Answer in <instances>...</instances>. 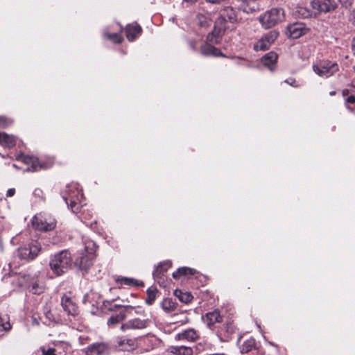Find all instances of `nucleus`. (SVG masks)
Segmentation results:
<instances>
[{"mask_svg":"<svg viewBox=\"0 0 355 355\" xmlns=\"http://www.w3.org/2000/svg\"><path fill=\"white\" fill-rule=\"evenodd\" d=\"M42 354L43 355H56L55 353V349H52V348H49L46 350L43 349Z\"/></svg>","mask_w":355,"mask_h":355,"instance_id":"nucleus-43","label":"nucleus"},{"mask_svg":"<svg viewBox=\"0 0 355 355\" xmlns=\"http://www.w3.org/2000/svg\"><path fill=\"white\" fill-rule=\"evenodd\" d=\"M157 289L155 287H150L147 289V298L146 299V303L148 305H151L155 300L156 294Z\"/></svg>","mask_w":355,"mask_h":355,"instance_id":"nucleus-36","label":"nucleus"},{"mask_svg":"<svg viewBox=\"0 0 355 355\" xmlns=\"http://www.w3.org/2000/svg\"><path fill=\"white\" fill-rule=\"evenodd\" d=\"M200 53L204 56H224L220 49L211 44H205L200 46Z\"/></svg>","mask_w":355,"mask_h":355,"instance_id":"nucleus-23","label":"nucleus"},{"mask_svg":"<svg viewBox=\"0 0 355 355\" xmlns=\"http://www.w3.org/2000/svg\"><path fill=\"white\" fill-rule=\"evenodd\" d=\"M279 35V31L272 30L263 35L254 44L256 51L268 50Z\"/></svg>","mask_w":355,"mask_h":355,"instance_id":"nucleus-9","label":"nucleus"},{"mask_svg":"<svg viewBox=\"0 0 355 355\" xmlns=\"http://www.w3.org/2000/svg\"><path fill=\"white\" fill-rule=\"evenodd\" d=\"M21 284L30 293L40 295L45 291V284L37 275H25L21 278Z\"/></svg>","mask_w":355,"mask_h":355,"instance_id":"nucleus-6","label":"nucleus"},{"mask_svg":"<svg viewBox=\"0 0 355 355\" xmlns=\"http://www.w3.org/2000/svg\"><path fill=\"white\" fill-rule=\"evenodd\" d=\"M162 308L166 313H171L178 311V304L171 298H165L161 304Z\"/></svg>","mask_w":355,"mask_h":355,"instance_id":"nucleus-27","label":"nucleus"},{"mask_svg":"<svg viewBox=\"0 0 355 355\" xmlns=\"http://www.w3.org/2000/svg\"><path fill=\"white\" fill-rule=\"evenodd\" d=\"M56 222L53 218H47L42 216H35L33 218V226L37 230L48 232L55 227Z\"/></svg>","mask_w":355,"mask_h":355,"instance_id":"nucleus-10","label":"nucleus"},{"mask_svg":"<svg viewBox=\"0 0 355 355\" xmlns=\"http://www.w3.org/2000/svg\"><path fill=\"white\" fill-rule=\"evenodd\" d=\"M311 7L318 13H327L334 10L337 4L335 0H311Z\"/></svg>","mask_w":355,"mask_h":355,"instance_id":"nucleus-12","label":"nucleus"},{"mask_svg":"<svg viewBox=\"0 0 355 355\" xmlns=\"http://www.w3.org/2000/svg\"><path fill=\"white\" fill-rule=\"evenodd\" d=\"M198 0H184V1L185 2H187V3H193L196 1H198Z\"/></svg>","mask_w":355,"mask_h":355,"instance_id":"nucleus-50","label":"nucleus"},{"mask_svg":"<svg viewBox=\"0 0 355 355\" xmlns=\"http://www.w3.org/2000/svg\"><path fill=\"white\" fill-rule=\"evenodd\" d=\"M11 328L9 322V317L6 314H1L0 313V331H8Z\"/></svg>","mask_w":355,"mask_h":355,"instance_id":"nucleus-37","label":"nucleus"},{"mask_svg":"<svg viewBox=\"0 0 355 355\" xmlns=\"http://www.w3.org/2000/svg\"><path fill=\"white\" fill-rule=\"evenodd\" d=\"M116 282L121 285H126V286H143L144 283L142 282H139V281L129 277H121L117 278Z\"/></svg>","mask_w":355,"mask_h":355,"instance_id":"nucleus-32","label":"nucleus"},{"mask_svg":"<svg viewBox=\"0 0 355 355\" xmlns=\"http://www.w3.org/2000/svg\"><path fill=\"white\" fill-rule=\"evenodd\" d=\"M239 9L244 12H249L251 9L248 6V1L243 0L241 5L239 6Z\"/></svg>","mask_w":355,"mask_h":355,"instance_id":"nucleus-40","label":"nucleus"},{"mask_svg":"<svg viewBox=\"0 0 355 355\" xmlns=\"http://www.w3.org/2000/svg\"><path fill=\"white\" fill-rule=\"evenodd\" d=\"M196 272L195 269L189 267H182L173 272L172 276L174 279H179L181 276L193 275Z\"/></svg>","mask_w":355,"mask_h":355,"instance_id":"nucleus-30","label":"nucleus"},{"mask_svg":"<svg viewBox=\"0 0 355 355\" xmlns=\"http://www.w3.org/2000/svg\"><path fill=\"white\" fill-rule=\"evenodd\" d=\"M237 21V17L235 10L231 6H226L220 12V16L216 21L218 26H225L227 30L229 26L228 23L234 24Z\"/></svg>","mask_w":355,"mask_h":355,"instance_id":"nucleus-8","label":"nucleus"},{"mask_svg":"<svg viewBox=\"0 0 355 355\" xmlns=\"http://www.w3.org/2000/svg\"><path fill=\"white\" fill-rule=\"evenodd\" d=\"M12 123V121L5 116H0V128H6Z\"/></svg>","mask_w":355,"mask_h":355,"instance_id":"nucleus-39","label":"nucleus"},{"mask_svg":"<svg viewBox=\"0 0 355 355\" xmlns=\"http://www.w3.org/2000/svg\"><path fill=\"white\" fill-rule=\"evenodd\" d=\"M286 30L288 36L293 39H297L309 31L304 24L299 22L288 25Z\"/></svg>","mask_w":355,"mask_h":355,"instance_id":"nucleus-15","label":"nucleus"},{"mask_svg":"<svg viewBox=\"0 0 355 355\" xmlns=\"http://www.w3.org/2000/svg\"><path fill=\"white\" fill-rule=\"evenodd\" d=\"M42 245L37 240H31L17 248V256L21 260H34L40 253Z\"/></svg>","mask_w":355,"mask_h":355,"instance_id":"nucleus-3","label":"nucleus"},{"mask_svg":"<svg viewBox=\"0 0 355 355\" xmlns=\"http://www.w3.org/2000/svg\"><path fill=\"white\" fill-rule=\"evenodd\" d=\"M207 3L215 4V5H220L225 3H231V0H205Z\"/></svg>","mask_w":355,"mask_h":355,"instance_id":"nucleus-41","label":"nucleus"},{"mask_svg":"<svg viewBox=\"0 0 355 355\" xmlns=\"http://www.w3.org/2000/svg\"><path fill=\"white\" fill-rule=\"evenodd\" d=\"M62 196L73 213H77L80 211L78 203L83 197V194L76 185L67 186L66 191L62 193Z\"/></svg>","mask_w":355,"mask_h":355,"instance_id":"nucleus-5","label":"nucleus"},{"mask_svg":"<svg viewBox=\"0 0 355 355\" xmlns=\"http://www.w3.org/2000/svg\"><path fill=\"white\" fill-rule=\"evenodd\" d=\"M116 347L121 351H132L137 347L136 340L125 337H118L116 340Z\"/></svg>","mask_w":355,"mask_h":355,"instance_id":"nucleus-16","label":"nucleus"},{"mask_svg":"<svg viewBox=\"0 0 355 355\" xmlns=\"http://www.w3.org/2000/svg\"><path fill=\"white\" fill-rule=\"evenodd\" d=\"M284 82L294 87H298L300 86L294 78L286 79Z\"/></svg>","mask_w":355,"mask_h":355,"instance_id":"nucleus-42","label":"nucleus"},{"mask_svg":"<svg viewBox=\"0 0 355 355\" xmlns=\"http://www.w3.org/2000/svg\"><path fill=\"white\" fill-rule=\"evenodd\" d=\"M17 159L22 161L27 165H31L30 167H28L26 169V171L33 172L42 168V166L39 164L37 158L36 157L20 154L17 155Z\"/></svg>","mask_w":355,"mask_h":355,"instance_id":"nucleus-22","label":"nucleus"},{"mask_svg":"<svg viewBox=\"0 0 355 355\" xmlns=\"http://www.w3.org/2000/svg\"><path fill=\"white\" fill-rule=\"evenodd\" d=\"M17 144V138L13 135L0 132V145L4 148H12Z\"/></svg>","mask_w":355,"mask_h":355,"instance_id":"nucleus-26","label":"nucleus"},{"mask_svg":"<svg viewBox=\"0 0 355 355\" xmlns=\"http://www.w3.org/2000/svg\"><path fill=\"white\" fill-rule=\"evenodd\" d=\"M284 19V9L282 8H275L261 15L259 21L265 29H268L283 21Z\"/></svg>","mask_w":355,"mask_h":355,"instance_id":"nucleus-4","label":"nucleus"},{"mask_svg":"<svg viewBox=\"0 0 355 355\" xmlns=\"http://www.w3.org/2000/svg\"><path fill=\"white\" fill-rule=\"evenodd\" d=\"M189 44V46H190V48H191L193 51H196V42H195V41H190Z\"/></svg>","mask_w":355,"mask_h":355,"instance_id":"nucleus-49","label":"nucleus"},{"mask_svg":"<svg viewBox=\"0 0 355 355\" xmlns=\"http://www.w3.org/2000/svg\"><path fill=\"white\" fill-rule=\"evenodd\" d=\"M33 194L40 197L42 195V191L40 189H35L33 191Z\"/></svg>","mask_w":355,"mask_h":355,"instance_id":"nucleus-48","label":"nucleus"},{"mask_svg":"<svg viewBox=\"0 0 355 355\" xmlns=\"http://www.w3.org/2000/svg\"><path fill=\"white\" fill-rule=\"evenodd\" d=\"M109 348L107 344L103 343H96L87 347V355H107Z\"/></svg>","mask_w":355,"mask_h":355,"instance_id":"nucleus-21","label":"nucleus"},{"mask_svg":"<svg viewBox=\"0 0 355 355\" xmlns=\"http://www.w3.org/2000/svg\"><path fill=\"white\" fill-rule=\"evenodd\" d=\"M144 343L147 345V349L150 350V349H153L155 347L159 346V344L161 343V340L158 338H157L154 336H151L146 338L144 340Z\"/></svg>","mask_w":355,"mask_h":355,"instance_id":"nucleus-34","label":"nucleus"},{"mask_svg":"<svg viewBox=\"0 0 355 355\" xmlns=\"http://www.w3.org/2000/svg\"><path fill=\"white\" fill-rule=\"evenodd\" d=\"M334 93H335V92H331V93H330V94H331V95H333V94H334Z\"/></svg>","mask_w":355,"mask_h":355,"instance_id":"nucleus-54","label":"nucleus"},{"mask_svg":"<svg viewBox=\"0 0 355 355\" xmlns=\"http://www.w3.org/2000/svg\"><path fill=\"white\" fill-rule=\"evenodd\" d=\"M313 69L318 76L328 78L334 74L338 70V66L335 62H323L319 65H313Z\"/></svg>","mask_w":355,"mask_h":355,"instance_id":"nucleus-11","label":"nucleus"},{"mask_svg":"<svg viewBox=\"0 0 355 355\" xmlns=\"http://www.w3.org/2000/svg\"><path fill=\"white\" fill-rule=\"evenodd\" d=\"M141 27L139 25H128L125 28L127 39L132 42L141 33Z\"/></svg>","mask_w":355,"mask_h":355,"instance_id":"nucleus-25","label":"nucleus"},{"mask_svg":"<svg viewBox=\"0 0 355 355\" xmlns=\"http://www.w3.org/2000/svg\"><path fill=\"white\" fill-rule=\"evenodd\" d=\"M104 36L107 39L113 41L114 43H121L122 42V37L120 33H104Z\"/></svg>","mask_w":355,"mask_h":355,"instance_id":"nucleus-38","label":"nucleus"},{"mask_svg":"<svg viewBox=\"0 0 355 355\" xmlns=\"http://www.w3.org/2000/svg\"><path fill=\"white\" fill-rule=\"evenodd\" d=\"M256 348V341L254 338H250L241 345L240 349L242 354L248 353L249 352Z\"/></svg>","mask_w":355,"mask_h":355,"instance_id":"nucleus-31","label":"nucleus"},{"mask_svg":"<svg viewBox=\"0 0 355 355\" xmlns=\"http://www.w3.org/2000/svg\"><path fill=\"white\" fill-rule=\"evenodd\" d=\"M198 338L196 331L193 329H187L182 333L176 335L177 340H187L189 341H193Z\"/></svg>","mask_w":355,"mask_h":355,"instance_id":"nucleus-28","label":"nucleus"},{"mask_svg":"<svg viewBox=\"0 0 355 355\" xmlns=\"http://www.w3.org/2000/svg\"><path fill=\"white\" fill-rule=\"evenodd\" d=\"M235 327L232 322H227L223 324L218 331L217 335L222 342H227L232 335L234 333Z\"/></svg>","mask_w":355,"mask_h":355,"instance_id":"nucleus-19","label":"nucleus"},{"mask_svg":"<svg viewBox=\"0 0 355 355\" xmlns=\"http://www.w3.org/2000/svg\"><path fill=\"white\" fill-rule=\"evenodd\" d=\"M203 322L209 329H212L215 324L222 322V316L218 309L207 312L205 315L202 316Z\"/></svg>","mask_w":355,"mask_h":355,"instance_id":"nucleus-20","label":"nucleus"},{"mask_svg":"<svg viewBox=\"0 0 355 355\" xmlns=\"http://www.w3.org/2000/svg\"><path fill=\"white\" fill-rule=\"evenodd\" d=\"M197 20L200 26L206 28L210 24V14L208 12L205 13L198 12L197 14Z\"/></svg>","mask_w":355,"mask_h":355,"instance_id":"nucleus-33","label":"nucleus"},{"mask_svg":"<svg viewBox=\"0 0 355 355\" xmlns=\"http://www.w3.org/2000/svg\"><path fill=\"white\" fill-rule=\"evenodd\" d=\"M152 324V320L146 318L141 319L140 318H134L123 322L120 326V329L123 332L130 330H142L149 327Z\"/></svg>","mask_w":355,"mask_h":355,"instance_id":"nucleus-7","label":"nucleus"},{"mask_svg":"<svg viewBox=\"0 0 355 355\" xmlns=\"http://www.w3.org/2000/svg\"><path fill=\"white\" fill-rule=\"evenodd\" d=\"M15 189L14 188H11V189H9L8 191H7V193H6V196L7 197H12L15 195Z\"/></svg>","mask_w":355,"mask_h":355,"instance_id":"nucleus-45","label":"nucleus"},{"mask_svg":"<svg viewBox=\"0 0 355 355\" xmlns=\"http://www.w3.org/2000/svg\"><path fill=\"white\" fill-rule=\"evenodd\" d=\"M175 295L179 298L180 302L184 304H188L193 300V296L188 292L175 290Z\"/></svg>","mask_w":355,"mask_h":355,"instance_id":"nucleus-35","label":"nucleus"},{"mask_svg":"<svg viewBox=\"0 0 355 355\" xmlns=\"http://www.w3.org/2000/svg\"><path fill=\"white\" fill-rule=\"evenodd\" d=\"M188 321V318L185 316L184 320H181L182 322H186Z\"/></svg>","mask_w":355,"mask_h":355,"instance_id":"nucleus-53","label":"nucleus"},{"mask_svg":"<svg viewBox=\"0 0 355 355\" xmlns=\"http://www.w3.org/2000/svg\"><path fill=\"white\" fill-rule=\"evenodd\" d=\"M277 54L273 51H270L266 54L261 58V62L267 67L270 71H273L276 67Z\"/></svg>","mask_w":355,"mask_h":355,"instance_id":"nucleus-24","label":"nucleus"},{"mask_svg":"<svg viewBox=\"0 0 355 355\" xmlns=\"http://www.w3.org/2000/svg\"><path fill=\"white\" fill-rule=\"evenodd\" d=\"M172 266L171 261L160 262L153 272L154 279L162 286H165V273Z\"/></svg>","mask_w":355,"mask_h":355,"instance_id":"nucleus-13","label":"nucleus"},{"mask_svg":"<svg viewBox=\"0 0 355 355\" xmlns=\"http://www.w3.org/2000/svg\"><path fill=\"white\" fill-rule=\"evenodd\" d=\"M71 253L67 250H63L54 254L49 261V266L57 276H61L67 272L71 268Z\"/></svg>","mask_w":355,"mask_h":355,"instance_id":"nucleus-1","label":"nucleus"},{"mask_svg":"<svg viewBox=\"0 0 355 355\" xmlns=\"http://www.w3.org/2000/svg\"><path fill=\"white\" fill-rule=\"evenodd\" d=\"M225 31V26H218V24L215 23L213 31L209 33L207 37V42L205 44H211V45L214 44H219Z\"/></svg>","mask_w":355,"mask_h":355,"instance_id":"nucleus-18","label":"nucleus"},{"mask_svg":"<svg viewBox=\"0 0 355 355\" xmlns=\"http://www.w3.org/2000/svg\"><path fill=\"white\" fill-rule=\"evenodd\" d=\"M346 102L349 103H354L355 102V96L351 95L346 98Z\"/></svg>","mask_w":355,"mask_h":355,"instance_id":"nucleus-47","label":"nucleus"},{"mask_svg":"<svg viewBox=\"0 0 355 355\" xmlns=\"http://www.w3.org/2000/svg\"><path fill=\"white\" fill-rule=\"evenodd\" d=\"M96 250V244L93 241L85 243L84 252L78 253L75 259L74 264L81 270L87 271L92 265L94 259V252Z\"/></svg>","mask_w":355,"mask_h":355,"instance_id":"nucleus-2","label":"nucleus"},{"mask_svg":"<svg viewBox=\"0 0 355 355\" xmlns=\"http://www.w3.org/2000/svg\"><path fill=\"white\" fill-rule=\"evenodd\" d=\"M125 306V305H121V304H114L111 309V311H116L118 309H121V310L123 309V307Z\"/></svg>","mask_w":355,"mask_h":355,"instance_id":"nucleus-46","label":"nucleus"},{"mask_svg":"<svg viewBox=\"0 0 355 355\" xmlns=\"http://www.w3.org/2000/svg\"><path fill=\"white\" fill-rule=\"evenodd\" d=\"M133 309L134 306L126 305L118 314L112 315L108 318L107 322V326L110 328L116 327L121 322L124 320L128 315H132Z\"/></svg>","mask_w":355,"mask_h":355,"instance_id":"nucleus-14","label":"nucleus"},{"mask_svg":"<svg viewBox=\"0 0 355 355\" xmlns=\"http://www.w3.org/2000/svg\"><path fill=\"white\" fill-rule=\"evenodd\" d=\"M61 305L68 315L74 317L78 314V306L69 296L64 295L62 297Z\"/></svg>","mask_w":355,"mask_h":355,"instance_id":"nucleus-17","label":"nucleus"},{"mask_svg":"<svg viewBox=\"0 0 355 355\" xmlns=\"http://www.w3.org/2000/svg\"><path fill=\"white\" fill-rule=\"evenodd\" d=\"M133 310H135V312L137 314H141V313H144V311H137V310H135V307H134V309H133Z\"/></svg>","mask_w":355,"mask_h":355,"instance_id":"nucleus-52","label":"nucleus"},{"mask_svg":"<svg viewBox=\"0 0 355 355\" xmlns=\"http://www.w3.org/2000/svg\"><path fill=\"white\" fill-rule=\"evenodd\" d=\"M352 49H353L354 53L355 54V38L353 40Z\"/></svg>","mask_w":355,"mask_h":355,"instance_id":"nucleus-51","label":"nucleus"},{"mask_svg":"<svg viewBox=\"0 0 355 355\" xmlns=\"http://www.w3.org/2000/svg\"><path fill=\"white\" fill-rule=\"evenodd\" d=\"M343 6L347 8L350 6L353 2V0H339Z\"/></svg>","mask_w":355,"mask_h":355,"instance_id":"nucleus-44","label":"nucleus"},{"mask_svg":"<svg viewBox=\"0 0 355 355\" xmlns=\"http://www.w3.org/2000/svg\"><path fill=\"white\" fill-rule=\"evenodd\" d=\"M171 352L176 355H192L193 349L186 346H173L171 347Z\"/></svg>","mask_w":355,"mask_h":355,"instance_id":"nucleus-29","label":"nucleus"}]
</instances>
